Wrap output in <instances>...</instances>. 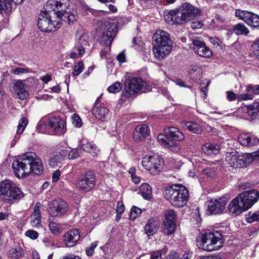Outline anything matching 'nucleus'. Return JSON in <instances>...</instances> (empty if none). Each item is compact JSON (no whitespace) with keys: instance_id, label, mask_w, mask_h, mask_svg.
<instances>
[{"instance_id":"nucleus-1","label":"nucleus","mask_w":259,"mask_h":259,"mask_svg":"<svg viewBox=\"0 0 259 259\" xmlns=\"http://www.w3.org/2000/svg\"><path fill=\"white\" fill-rule=\"evenodd\" d=\"M43 170L41 160L35 153L28 152L17 156V178H26L31 172L40 175Z\"/></svg>"},{"instance_id":"nucleus-2","label":"nucleus","mask_w":259,"mask_h":259,"mask_svg":"<svg viewBox=\"0 0 259 259\" xmlns=\"http://www.w3.org/2000/svg\"><path fill=\"white\" fill-rule=\"evenodd\" d=\"M259 198V192L255 190L244 191L233 199L229 205V211L238 215L250 208Z\"/></svg>"},{"instance_id":"nucleus-3","label":"nucleus","mask_w":259,"mask_h":259,"mask_svg":"<svg viewBox=\"0 0 259 259\" xmlns=\"http://www.w3.org/2000/svg\"><path fill=\"white\" fill-rule=\"evenodd\" d=\"M201 10L189 3H185L177 9L170 11L165 16L170 23L184 24L193 17L201 15Z\"/></svg>"},{"instance_id":"nucleus-4","label":"nucleus","mask_w":259,"mask_h":259,"mask_svg":"<svg viewBox=\"0 0 259 259\" xmlns=\"http://www.w3.org/2000/svg\"><path fill=\"white\" fill-rule=\"evenodd\" d=\"M45 9L49 12L50 10H52L57 19L69 25L73 24L78 19L77 11L67 7L62 0H49L46 4Z\"/></svg>"},{"instance_id":"nucleus-5","label":"nucleus","mask_w":259,"mask_h":259,"mask_svg":"<svg viewBox=\"0 0 259 259\" xmlns=\"http://www.w3.org/2000/svg\"><path fill=\"white\" fill-rule=\"evenodd\" d=\"M153 51L156 58L163 59L172 49V41L169 34L165 31L157 30L153 36Z\"/></svg>"},{"instance_id":"nucleus-6","label":"nucleus","mask_w":259,"mask_h":259,"mask_svg":"<svg viewBox=\"0 0 259 259\" xmlns=\"http://www.w3.org/2000/svg\"><path fill=\"white\" fill-rule=\"evenodd\" d=\"M196 243L200 248L211 251L222 247L223 241L222 236L219 231L208 230L197 237Z\"/></svg>"},{"instance_id":"nucleus-7","label":"nucleus","mask_w":259,"mask_h":259,"mask_svg":"<svg viewBox=\"0 0 259 259\" xmlns=\"http://www.w3.org/2000/svg\"><path fill=\"white\" fill-rule=\"evenodd\" d=\"M163 195L172 206L177 207L184 206L189 197V191L183 185L170 186L164 190Z\"/></svg>"},{"instance_id":"nucleus-8","label":"nucleus","mask_w":259,"mask_h":259,"mask_svg":"<svg viewBox=\"0 0 259 259\" xmlns=\"http://www.w3.org/2000/svg\"><path fill=\"white\" fill-rule=\"evenodd\" d=\"M124 97L130 98L138 94L149 91L147 83L141 78L138 77H128L124 82Z\"/></svg>"},{"instance_id":"nucleus-9","label":"nucleus","mask_w":259,"mask_h":259,"mask_svg":"<svg viewBox=\"0 0 259 259\" xmlns=\"http://www.w3.org/2000/svg\"><path fill=\"white\" fill-rule=\"evenodd\" d=\"M255 159L259 160V151L254 152L252 156ZM227 164L233 168L245 167L252 161L251 156L248 153L239 154L237 152H227L226 155Z\"/></svg>"},{"instance_id":"nucleus-10","label":"nucleus","mask_w":259,"mask_h":259,"mask_svg":"<svg viewBox=\"0 0 259 259\" xmlns=\"http://www.w3.org/2000/svg\"><path fill=\"white\" fill-rule=\"evenodd\" d=\"M117 32V25L111 20L101 22L97 30L101 42L106 46H110Z\"/></svg>"},{"instance_id":"nucleus-11","label":"nucleus","mask_w":259,"mask_h":259,"mask_svg":"<svg viewBox=\"0 0 259 259\" xmlns=\"http://www.w3.org/2000/svg\"><path fill=\"white\" fill-rule=\"evenodd\" d=\"M63 21L57 19L53 20L51 14L47 10L41 11L37 20V26L44 32L56 31L62 25Z\"/></svg>"},{"instance_id":"nucleus-12","label":"nucleus","mask_w":259,"mask_h":259,"mask_svg":"<svg viewBox=\"0 0 259 259\" xmlns=\"http://www.w3.org/2000/svg\"><path fill=\"white\" fill-rule=\"evenodd\" d=\"M142 165L151 174L155 175L162 169L163 160L157 155H147L142 158Z\"/></svg>"},{"instance_id":"nucleus-13","label":"nucleus","mask_w":259,"mask_h":259,"mask_svg":"<svg viewBox=\"0 0 259 259\" xmlns=\"http://www.w3.org/2000/svg\"><path fill=\"white\" fill-rule=\"evenodd\" d=\"M69 205L61 198H56L48 204V212L52 217H61L68 211Z\"/></svg>"},{"instance_id":"nucleus-14","label":"nucleus","mask_w":259,"mask_h":259,"mask_svg":"<svg viewBox=\"0 0 259 259\" xmlns=\"http://www.w3.org/2000/svg\"><path fill=\"white\" fill-rule=\"evenodd\" d=\"M0 199L7 202L16 199V187L12 186L11 181L7 180L0 183Z\"/></svg>"},{"instance_id":"nucleus-15","label":"nucleus","mask_w":259,"mask_h":259,"mask_svg":"<svg viewBox=\"0 0 259 259\" xmlns=\"http://www.w3.org/2000/svg\"><path fill=\"white\" fill-rule=\"evenodd\" d=\"M95 174L92 171H88L78 179L76 186L81 191L89 192L95 187Z\"/></svg>"},{"instance_id":"nucleus-16","label":"nucleus","mask_w":259,"mask_h":259,"mask_svg":"<svg viewBox=\"0 0 259 259\" xmlns=\"http://www.w3.org/2000/svg\"><path fill=\"white\" fill-rule=\"evenodd\" d=\"M235 16L243 20L248 25L253 27H259V16L252 12L237 9Z\"/></svg>"},{"instance_id":"nucleus-17","label":"nucleus","mask_w":259,"mask_h":259,"mask_svg":"<svg viewBox=\"0 0 259 259\" xmlns=\"http://www.w3.org/2000/svg\"><path fill=\"white\" fill-rule=\"evenodd\" d=\"M227 201L226 198L211 199L207 202V212L209 214L221 213L225 208Z\"/></svg>"},{"instance_id":"nucleus-18","label":"nucleus","mask_w":259,"mask_h":259,"mask_svg":"<svg viewBox=\"0 0 259 259\" xmlns=\"http://www.w3.org/2000/svg\"><path fill=\"white\" fill-rule=\"evenodd\" d=\"M192 41L191 48L200 56L204 58H210L212 56L211 51L202 40L196 38L192 39Z\"/></svg>"},{"instance_id":"nucleus-19","label":"nucleus","mask_w":259,"mask_h":259,"mask_svg":"<svg viewBox=\"0 0 259 259\" xmlns=\"http://www.w3.org/2000/svg\"><path fill=\"white\" fill-rule=\"evenodd\" d=\"M48 124L55 135H63L67 131L65 121L59 117H51Z\"/></svg>"},{"instance_id":"nucleus-20","label":"nucleus","mask_w":259,"mask_h":259,"mask_svg":"<svg viewBox=\"0 0 259 259\" xmlns=\"http://www.w3.org/2000/svg\"><path fill=\"white\" fill-rule=\"evenodd\" d=\"M88 42L84 37H81L76 43L69 54L70 58L76 59L81 58L85 52V49Z\"/></svg>"},{"instance_id":"nucleus-21","label":"nucleus","mask_w":259,"mask_h":259,"mask_svg":"<svg viewBox=\"0 0 259 259\" xmlns=\"http://www.w3.org/2000/svg\"><path fill=\"white\" fill-rule=\"evenodd\" d=\"M93 115L98 119L104 121L110 116V112L108 109L103 104L95 103L92 109Z\"/></svg>"},{"instance_id":"nucleus-22","label":"nucleus","mask_w":259,"mask_h":259,"mask_svg":"<svg viewBox=\"0 0 259 259\" xmlns=\"http://www.w3.org/2000/svg\"><path fill=\"white\" fill-rule=\"evenodd\" d=\"M80 238V235L78 230L73 229L68 231L64 235V241L66 246L67 247L74 246Z\"/></svg>"},{"instance_id":"nucleus-23","label":"nucleus","mask_w":259,"mask_h":259,"mask_svg":"<svg viewBox=\"0 0 259 259\" xmlns=\"http://www.w3.org/2000/svg\"><path fill=\"white\" fill-rule=\"evenodd\" d=\"M204 124L205 123L202 121H198V122L184 121L181 122L182 128L196 134L201 133L202 129L204 127Z\"/></svg>"},{"instance_id":"nucleus-24","label":"nucleus","mask_w":259,"mask_h":259,"mask_svg":"<svg viewBox=\"0 0 259 259\" xmlns=\"http://www.w3.org/2000/svg\"><path fill=\"white\" fill-rule=\"evenodd\" d=\"M149 127L146 124H139L133 132V139L136 142L142 141L149 136Z\"/></svg>"},{"instance_id":"nucleus-25","label":"nucleus","mask_w":259,"mask_h":259,"mask_svg":"<svg viewBox=\"0 0 259 259\" xmlns=\"http://www.w3.org/2000/svg\"><path fill=\"white\" fill-rule=\"evenodd\" d=\"M41 203L37 202L30 216V224L33 227L38 228L41 226V214L40 213Z\"/></svg>"},{"instance_id":"nucleus-26","label":"nucleus","mask_w":259,"mask_h":259,"mask_svg":"<svg viewBox=\"0 0 259 259\" xmlns=\"http://www.w3.org/2000/svg\"><path fill=\"white\" fill-rule=\"evenodd\" d=\"M68 154V152L61 150L59 152H54L49 160V164L52 167L58 166L64 160Z\"/></svg>"},{"instance_id":"nucleus-27","label":"nucleus","mask_w":259,"mask_h":259,"mask_svg":"<svg viewBox=\"0 0 259 259\" xmlns=\"http://www.w3.org/2000/svg\"><path fill=\"white\" fill-rule=\"evenodd\" d=\"M159 226L160 223L158 221L154 219H150L147 221L144 227L145 232L147 236L150 238L158 232Z\"/></svg>"},{"instance_id":"nucleus-28","label":"nucleus","mask_w":259,"mask_h":259,"mask_svg":"<svg viewBox=\"0 0 259 259\" xmlns=\"http://www.w3.org/2000/svg\"><path fill=\"white\" fill-rule=\"evenodd\" d=\"M163 133H165L168 138H170L177 141H181L185 139L184 135L178 128L172 126L165 128Z\"/></svg>"},{"instance_id":"nucleus-29","label":"nucleus","mask_w":259,"mask_h":259,"mask_svg":"<svg viewBox=\"0 0 259 259\" xmlns=\"http://www.w3.org/2000/svg\"><path fill=\"white\" fill-rule=\"evenodd\" d=\"M239 143L243 146H252L256 145L259 140L255 136L248 134H242L238 137Z\"/></svg>"},{"instance_id":"nucleus-30","label":"nucleus","mask_w":259,"mask_h":259,"mask_svg":"<svg viewBox=\"0 0 259 259\" xmlns=\"http://www.w3.org/2000/svg\"><path fill=\"white\" fill-rule=\"evenodd\" d=\"M238 113L243 112L240 117L243 119H248V116L251 117L252 119H255L259 117V110L253 109L247 106H241L238 109Z\"/></svg>"},{"instance_id":"nucleus-31","label":"nucleus","mask_w":259,"mask_h":259,"mask_svg":"<svg viewBox=\"0 0 259 259\" xmlns=\"http://www.w3.org/2000/svg\"><path fill=\"white\" fill-rule=\"evenodd\" d=\"M27 87L22 80H17V98L21 100H26L29 96Z\"/></svg>"},{"instance_id":"nucleus-32","label":"nucleus","mask_w":259,"mask_h":259,"mask_svg":"<svg viewBox=\"0 0 259 259\" xmlns=\"http://www.w3.org/2000/svg\"><path fill=\"white\" fill-rule=\"evenodd\" d=\"M202 72V70L201 66L197 65H191L189 70L191 78L195 81L200 80Z\"/></svg>"},{"instance_id":"nucleus-33","label":"nucleus","mask_w":259,"mask_h":259,"mask_svg":"<svg viewBox=\"0 0 259 259\" xmlns=\"http://www.w3.org/2000/svg\"><path fill=\"white\" fill-rule=\"evenodd\" d=\"M49 222L48 226L52 234L54 235H58L62 232L63 226L61 224L53 220L51 221L50 219Z\"/></svg>"},{"instance_id":"nucleus-34","label":"nucleus","mask_w":259,"mask_h":259,"mask_svg":"<svg viewBox=\"0 0 259 259\" xmlns=\"http://www.w3.org/2000/svg\"><path fill=\"white\" fill-rule=\"evenodd\" d=\"M141 196L145 199L149 200L152 195V187L147 183L142 184L140 187Z\"/></svg>"},{"instance_id":"nucleus-35","label":"nucleus","mask_w":259,"mask_h":259,"mask_svg":"<svg viewBox=\"0 0 259 259\" xmlns=\"http://www.w3.org/2000/svg\"><path fill=\"white\" fill-rule=\"evenodd\" d=\"M81 148L83 151L90 153L93 156H97L100 152L97 146L90 142L82 144Z\"/></svg>"},{"instance_id":"nucleus-36","label":"nucleus","mask_w":259,"mask_h":259,"mask_svg":"<svg viewBox=\"0 0 259 259\" xmlns=\"http://www.w3.org/2000/svg\"><path fill=\"white\" fill-rule=\"evenodd\" d=\"M202 150L208 155L216 154L219 152V146L215 144L207 143L203 146Z\"/></svg>"},{"instance_id":"nucleus-37","label":"nucleus","mask_w":259,"mask_h":259,"mask_svg":"<svg viewBox=\"0 0 259 259\" xmlns=\"http://www.w3.org/2000/svg\"><path fill=\"white\" fill-rule=\"evenodd\" d=\"M176 224L162 222L161 225L162 232L166 235H171L175 232Z\"/></svg>"},{"instance_id":"nucleus-38","label":"nucleus","mask_w":259,"mask_h":259,"mask_svg":"<svg viewBox=\"0 0 259 259\" xmlns=\"http://www.w3.org/2000/svg\"><path fill=\"white\" fill-rule=\"evenodd\" d=\"M233 32L237 35H247L249 33V29L242 23L235 24L233 28Z\"/></svg>"},{"instance_id":"nucleus-39","label":"nucleus","mask_w":259,"mask_h":259,"mask_svg":"<svg viewBox=\"0 0 259 259\" xmlns=\"http://www.w3.org/2000/svg\"><path fill=\"white\" fill-rule=\"evenodd\" d=\"M177 215L175 211L169 209L165 212L162 222L176 224Z\"/></svg>"},{"instance_id":"nucleus-40","label":"nucleus","mask_w":259,"mask_h":259,"mask_svg":"<svg viewBox=\"0 0 259 259\" xmlns=\"http://www.w3.org/2000/svg\"><path fill=\"white\" fill-rule=\"evenodd\" d=\"M215 175V171L213 168L209 167L204 168L199 175L200 180H202L206 177H213Z\"/></svg>"},{"instance_id":"nucleus-41","label":"nucleus","mask_w":259,"mask_h":259,"mask_svg":"<svg viewBox=\"0 0 259 259\" xmlns=\"http://www.w3.org/2000/svg\"><path fill=\"white\" fill-rule=\"evenodd\" d=\"M157 140L159 144L165 148L170 146V144H172V140H169L165 133L159 134L157 136Z\"/></svg>"},{"instance_id":"nucleus-42","label":"nucleus","mask_w":259,"mask_h":259,"mask_svg":"<svg viewBox=\"0 0 259 259\" xmlns=\"http://www.w3.org/2000/svg\"><path fill=\"white\" fill-rule=\"evenodd\" d=\"M28 123V120L26 117H23L20 119L17 125V135L24 132Z\"/></svg>"},{"instance_id":"nucleus-43","label":"nucleus","mask_w":259,"mask_h":259,"mask_svg":"<svg viewBox=\"0 0 259 259\" xmlns=\"http://www.w3.org/2000/svg\"><path fill=\"white\" fill-rule=\"evenodd\" d=\"M246 221L249 223L254 221H259V210L256 212H249L245 215Z\"/></svg>"},{"instance_id":"nucleus-44","label":"nucleus","mask_w":259,"mask_h":259,"mask_svg":"<svg viewBox=\"0 0 259 259\" xmlns=\"http://www.w3.org/2000/svg\"><path fill=\"white\" fill-rule=\"evenodd\" d=\"M11 1L15 4L16 3L15 0ZM11 5L10 0H0V13L2 14L3 12L5 10L10 11L11 8Z\"/></svg>"},{"instance_id":"nucleus-45","label":"nucleus","mask_w":259,"mask_h":259,"mask_svg":"<svg viewBox=\"0 0 259 259\" xmlns=\"http://www.w3.org/2000/svg\"><path fill=\"white\" fill-rule=\"evenodd\" d=\"M84 69V65L82 61L77 62L74 64L72 75L75 76L79 75Z\"/></svg>"},{"instance_id":"nucleus-46","label":"nucleus","mask_w":259,"mask_h":259,"mask_svg":"<svg viewBox=\"0 0 259 259\" xmlns=\"http://www.w3.org/2000/svg\"><path fill=\"white\" fill-rule=\"evenodd\" d=\"M121 90V85L119 82H115L108 88V91L110 93L119 92Z\"/></svg>"},{"instance_id":"nucleus-47","label":"nucleus","mask_w":259,"mask_h":259,"mask_svg":"<svg viewBox=\"0 0 259 259\" xmlns=\"http://www.w3.org/2000/svg\"><path fill=\"white\" fill-rule=\"evenodd\" d=\"M80 150L77 148H74L68 153L67 155L69 159L73 160L78 158L80 156Z\"/></svg>"},{"instance_id":"nucleus-48","label":"nucleus","mask_w":259,"mask_h":259,"mask_svg":"<svg viewBox=\"0 0 259 259\" xmlns=\"http://www.w3.org/2000/svg\"><path fill=\"white\" fill-rule=\"evenodd\" d=\"M98 244L97 241L93 242L91 243L90 246L87 247L85 249L86 254L88 256H92L94 253V250Z\"/></svg>"},{"instance_id":"nucleus-49","label":"nucleus","mask_w":259,"mask_h":259,"mask_svg":"<svg viewBox=\"0 0 259 259\" xmlns=\"http://www.w3.org/2000/svg\"><path fill=\"white\" fill-rule=\"evenodd\" d=\"M142 212L140 208L136 206H133L131 209L130 218L132 220H134L137 218Z\"/></svg>"},{"instance_id":"nucleus-50","label":"nucleus","mask_w":259,"mask_h":259,"mask_svg":"<svg viewBox=\"0 0 259 259\" xmlns=\"http://www.w3.org/2000/svg\"><path fill=\"white\" fill-rule=\"evenodd\" d=\"M25 235L32 240L36 239L39 236V234L37 231L32 229L27 231L25 233Z\"/></svg>"},{"instance_id":"nucleus-51","label":"nucleus","mask_w":259,"mask_h":259,"mask_svg":"<svg viewBox=\"0 0 259 259\" xmlns=\"http://www.w3.org/2000/svg\"><path fill=\"white\" fill-rule=\"evenodd\" d=\"M253 98V96L249 93L241 94L237 96V100L240 101L251 100Z\"/></svg>"},{"instance_id":"nucleus-52","label":"nucleus","mask_w":259,"mask_h":259,"mask_svg":"<svg viewBox=\"0 0 259 259\" xmlns=\"http://www.w3.org/2000/svg\"><path fill=\"white\" fill-rule=\"evenodd\" d=\"M246 91L254 94H259V85H248L246 88Z\"/></svg>"},{"instance_id":"nucleus-53","label":"nucleus","mask_w":259,"mask_h":259,"mask_svg":"<svg viewBox=\"0 0 259 259\" xmlns=\"http://www.w3.org/2000/svg\"><path fill=\"white\" fill-rule=\"evenodd\" d=\"M72 122L76 127H79L81 126L82 122L79 116L74 114L72 117Z\"/></svg>"},{"instance_id":"nucleus-54","label":"nucleus","mask_w":259,"mask_h":259,"mask_svg":"<svg viewBox=\"0 0 259 259\" xmlns=\"http://www.w3.org/2000/svg\"><path fill=\"white\" fill-rule=\"evenodd\" d=\"M209 40L214 47H221L222 42L218 38L211 37L209 38Z\"/></svg>"},{"instance_id":"nucleus-55","label":"nucleus","mask_w":259,"mask_h":259,"mask_svg":"<svg viewBox=\"0 0 259 259\" xmlns=\"http://www.w3.org/2000/svg\"><path fill=\"white\" fill-rule=\"evenodd\" d=\"M171 146L169 147H167V148L170 149L172 151L177 152L179 151L181 149V146L178 143L174 142L172 140V144H170Z\"/></svg>"},{"instance_id":"nucleus-56","label":"nucleus","mask_w":259,"mask_h":259,"mask_svg":"<svg viewBox=\"0 0 259 259\" xmlns=\"http://www.w3.org/2000/svg\"><path fill=\"white\" fill-rule=\"evenodd\" d=\"M227 99L229 101H234L237 99V96L233 91H228L226 92Z\"/></svg>"},{"instance_id":"nucleus-57","label":"nucleus","mask_w":259,"mask_h":259,"mask_svg":"<svg viewBox=\"0 0 259 259\" xmlns=\"http://www.w3.org/2000/svg\"><path fill=\"white\" fill-rule=\"evenodd\" d=\"M252 47L255 55L259 59V37L256 40V42L254 43Z\"/></svg>"},{"instance_id":"nucleus-58","label":"nucleus","mask_w":259,"mask_h":259,"mask_svg":"<svg viewBox=\"0 0 259 259\" xmlns=\"http://www.w3.org/2000/svg\"><path fill=\"white\" fill-rule=\"evenodd\" d=\"M9 88L12 94L15 95L16 94V81L14 79L9 85Z\"/></svg>"},{"instance_id":"nucleus-59","label":"nucleus","mask_w":259,"mask_h":259,"mask_svg":"<svg viewBox=\"0 0 259 259\" xmlns=\"http://www.w3.org/2000/svg\"><path fill=\"white\" fill-rule=\"evenodd\" d=\"M161 257V250L153 251L151 254V259H160Z\"/></svg>"},{"instance_id":"nucleus-60","label":"nucleus","mask_w":259,"mask_h":259,"mask_svg":"<svg viewBox=\"0 0 259 259\" xmlns=\"http://www.w3.org/2000/svg\"><path fill=\"white\" fill-rule=\"evenodd\" d=\"M203 24L201 21H196L191 23V27L194 29H200L203 26Z\"/></svg>"},{"instance_id":"nucleus-61","label":"nucleus","mask_w":259,"mask_h":259,"mask_svg":"<svg viewBox=\"0 0 259 259\" xmlns=\"http://www.w3.org/2000/svg\"><path fill=\"white\" fill-rule=\"evenodd\" d=\"M60 259H82L79 255H74L72 254H68L64 256H61Z\"/></svg>"},{"instance_id":"nucleus-62","label":"nucleus","mask_w":259,"mask_h":259,"mask_svg":"<svg viewBox=\"0 0 259 259\" xmlns=\"http://www.w3.org/2000/svg\"><path fill=\"white\" fill-rule=\"evenodd\" d=\"M60 175H61L60 171L59 169L56 170L53 174V175H52V182L53 183H55V182H57L60 178Z\"/></svg>"},{"instance_id":"nucleus-63","label":"nucleus","mask_w":259,"mask_h":259,"mask_svg":"<svg viewBox=\"0 0 259 259\" xmlns=\"http://www.w3.org/2000/svg\"><path fill=\"white\" fill-rule=\"evenodd\" d=\"M192 253H193V252L190 251H186L181 257L180 256V259H191V258L192 256Z\"/></svg>"},{"instance_id":"nucleus-64","label":"nucleus","mask_w":259,"mask_h":259,"mask_svg":"<svg viewBox=\"0 0 259 259\" xmlns=\"http://www.w3.org/2000/svg\"><path fill=\"white\" fill-rule=\"evenodd\" d=\"M166 259H180V255L177 252H171L167 256Z\"/></svg>"}]
</instances>
